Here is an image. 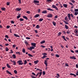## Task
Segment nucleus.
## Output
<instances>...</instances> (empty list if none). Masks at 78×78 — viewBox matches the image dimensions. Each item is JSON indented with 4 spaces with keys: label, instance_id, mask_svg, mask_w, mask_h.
<instances>
[{
    "label": "nucleus",
    "instance_id": "69168bd1",
    "mask_svg": "<svg viewBox=\"0 0 78 78\" xmlns=\"http://www.w3.org/2000/svg\"><path fill=\"white\" fill-rule=\"evenodd\" d=\"M76 68H78V64L76 65Z\"/></svg>",
    "mask_w": 78,
    "mask_h": 78
},
{
    "label": "nucleus",
    "instance_id": "0e129e2a",
    "mask_svg": "<svg viewBox=\"0 0 78 78\" xmlns=\"http://www.w3.org/2000/svg\"><path fill=\"white\" fill-rule=\"evenodd\" d=\"M75 33H76V34H77L78 33V31H77V30H75Z\"/></svg>",
    "mask_w": 78,
    "mask_h": 78
},
{
    "label": "nucleus",
    "instance_id": "4d7b16f0",
    "mask_svg": "<svg viewBox=\"0 0 78 78\" xmlns=\"http://www.w3.org/2000/svg\"><path fill=\"white\" fill-rule=\"evenodd\" d=\"M76 53L78 54V50H76L74 51Z\"/></svg>",
    "mask_w": 78,
    "mask_h": 78
},
{
    "label": "nucleus",
    "instance_id": "9d476101",
    "mask_svg": "<svg viewBox=\"0 0 78 78\" xmlns=\"http://www.w3.org/2000/svg\"><path fill=\"white\" fill-rule=\"evenodd\" d=\"M39 16H40L39 14H36L35 15V16H34V17L35 18H37L39 17Z\"/></svg>",
    "mask_w": 78,
    "mask_h": 78
},
{
    "label": "nucleus",
    "instance_id": "7ed1b4c3",
    "mask_svg": "<svg viewBox=\"0 0 78 78\" xmlns=\"http://www.w3.org/2000/svg\"><path fill=\"white\" fill-rule=\"evenodd\" d=\"M35 48L33 46H32L31 47H30V48H27V50H30V51H32L33 49H34Z\"/></svg>",
    "mask_w": 78,
    "mask_h": 78
},
{
    "label": "nucleus",
    "instance_id": "c9c22d12",
    "mask_svg": "<svg viewBox=\"0 0 78 78\" xmlns=\"http://www.w3.org/2000/svg\"><path fill=\"white\" fill-rule=\"evenodd\" d=\"M27 60H25L24 63V64L25 65L26 64H27Z\"/></svg>",
    "mask_w": 78,
    "mask_h": 78
},
{
    "label": "nucleus",
    "instance_id": "680f3d73",
    "mask_svg": "<svg viewBox=\"0 0 78 78\" xmlns=\"http://www.w3.org/2000/svg\"><path fill=\"white\" fill-rule=\"evenodd\" d=\"M16 47V45H12V47L13 48H15Z\"/></svg>",
    "mask_w": 78,
    "mask_h": 78
},
{
    "label": "nucleus",
    "instance_id": "a18cd8bd",
    "mask_svg": "<svg viewBox=\"0 0 78 78\" xmlns=\"http://www.w3.org/2000/svg\"><path fill=\"white\" fill-rule=\"evenodd\" d=\"M28 55L29 56H30V57H33V56L31 54H28Z\"/></svg>",
    "mask_w": 78,
    "mask_h": 78
},
{
    "label": "nucleus",
    "instance_id": "de8ad7c7",
    "mask_svg": "<svg viewBox=\"0 0 78 78\" xmlns=\"http://www.w3.org/2000/svg\"><path fill=\"white\" fill-rule=\"evenodd\" d=\"M37 70H38V71H39L41 72L42 71V69H39L38 68L37 69Z\"/></svg>",
    "mask_w": 78,
    "mask_h": 78
},
{
    "label": "nucleus",
    "instance_id": "e433bc0d",
    "mask_svg": "<svg viewBox=\"0 0 78 78\" xmlns=\"http://www.w3.org/2000/svg\"><path fill=\"white\" fill-rule=\"evenodd\" d=\"M12 63H13V65H16V62H15L14 60L13 61V62Z\"/></svg>",
    "mask_w": 78,
    "mask_h": 78
},
{
    "label": "nucleus",
    "instance_id": "f3484780",
    "mask_svg": "<svg viewBox=\"0 0 78 78\" xmlns=\"http://www.w3.org/2000/svg\"><path fill=\"white\" fill-rule=\"evenodd\" d=\"M39 62V61L37 60L36 61H34V63L35 64H37V63Z\"/></svg>",
    "mask_w": 78,
    "mask_h": 78
},
{
    "label": "nucleus",
    "instance_id": "c85d7f7f",
    "mask_svg": "<svg viewBox=\"0 0 78 78\" xmlns=\"http://www.w3.org/2000/svg\"><path fill=\"white\" fill-rule=\"evenodd\" d=\"M47 56H46V55H44L43 56L42 58V59H44V58H47Z\"/></svg>",
    "mask_w": 78,
    "mask_h": 78
},
{
    "label": "nucleus",
    "instance_id": "5701e85b",
    "mask_svg": "<svg viewBox=\"0 0 78 78\" xmlns=\"http://www.w3.org/2000/svg\"><path fill=\"white\" fill-rule=\"evenodd\" d=\"M65 28L66 29H69V27H68V26H67V25H65Z\"/></svg>",
    "mask_w": 78,
    "mask_h": 78
},
{
    "label": "nucleus",
    "instance_id": "4468645a",
    "mask_svg": "<svg viewBox=\"0 0 78 78\" xmlns=\"http://www.w3.org/2000/svg\"><path fill=\"white\" fill-rule=\"evenodd\" d=\"M14 36H15V37H20V36L19 35H18L17 34H14Z\"/></svg>",
    "mask_w": 78,
    "mask_h": 78
},
{
    "label": "nucleus",
    "instance_id": "3c124183",
    "mask_svg": "<svg viewBox=\"0 0 78 78\" xmlns=\"http://www.w3.org/2000/svg\"><path fill=\"white\" fill-rule=\"evenodd\" d=\"M25 44H26V45H28L29 44L28 43L27 41H25Z\"/></svg>",
    "mask_w": 78,
    "mask_h": 78
},
{
    "label": "nucleus",
    "instance_id": "393cba45",
    "mask_svg": "<svg viewBox=\"0 0 78 78\" xmlns=\"http://www.w3.org/2000/svg\"><path fill=\"white\" fill-rule=\"evenodd\" d=\"M36 28L37 29H39L40 28V27L39 25H37L36 27Z\"/></svg>",
    "mask_w": 78,
    "mask_h": 78
},
{
    "label": "nucleus",
    "instance_id": "49530a36",
    "mask_svg": "<svg viewBox=\"0 0 78 78\" xmlns=\"http://www.w3.org/2000/svg\"><path fill=\"white\" fill-rule=\"evenodd\" d=\"M26 39H27V40H30V39H31V38H30V37H26Z\"/></svg>",
    "mask_w": 78,
    "mask_h": 78
},
{
    "label": "nucleus",
    "instance_id": "412c9836",
    "mask_svg": "<svg viewBox=\"0 0 78 78\" xmlns=\"http://www.w3.org/2000/svg\"><path fill=\"white\" fill-rule=\"evenodd\" d=\"M44 64H48V61L47 60H45V61H44Z\"/></svg>",
    "mask_w": 78,
    "mask_h": 78
},
{
    "label": "nucleus",
    "instance_id": "4be33fe9",
    "mask_svg": "<svg viewBox=\"0 0 78 78\" xmlns=\"http://www.w3.org/2000/svg\"><path fill=\"white\" fill-rule=\"evenodd\" d=\"M45 41H41V42H40V44H44L45 43Z\"/></svg>",
    "mask_w": 78,
    "mask_h": 78
},
{
    "label": "nucleus",
    "instance_id": "72a5a7b5",
    "mask_svg": "<svg viewBox=\"0 0 78 78\" xmlns=\"http://www.w3.org/2000/svg\"><path fill=\"white\" fill-rule=\"evenodd\" d=\"M78 14V12H75L74 13V15L76 16Z\"/></svg>",
    "mask_w": 78,
    "mask_h": 78
},
{
    "label": "nucleus",
    "instance_id": "f704fd0d",
    "mask_svg": "<svg viewBox=\"0 0 78 78\" xmlns=\"http://www.w3.org/2000/svg\"><path fill=\"white\" fill-rule=\"evenodd\" d=\"M1 9L2 10V11H5V8H1Z\"/></svg>",
    "mask_w": 78,
    "mask_h": 78
},
{
    "label": "nucleus",
    "instance_id": "e2e57ef3",
    "mask_svg": "<svg viewBox=\"0 0 78 78\" xmlns=\"http://www.w3.org/2000/svg\"><path fill=\"white\" fill-rule=\"evenodd\" d=\"M62 32L64 33V34H65L66 33V32L65 31V30H63V31H62Z\"/></svg>",
    "mask_w": 78,
    "mask_h": 78
},
{
    "label": "nucleus",
    "instance_id": "9b49d317",
    "mask_svg": "<svg viewBox=\"0 0 78 78\" xmlns=\"http://www.w3.org/2000/svg\"><path fill=\"white\" fill-rule=\"evenodd\" d=\"M47 10L48 11H54V10H53L52 9H50V8H47Z\"/></svg>",
    "mask_w": 78,
    "mask_h": 78
},
{
    "label": "nucleus",
    "instance_id": "f257e3e1",
    "mask_svg": "<svg viewBox=\"0 0 78 78\" xmlns=\"http://www.w3.org/2000/svg\"><path fill=\"white\" fill-rule=\"evenodd\" d=\"M71 16L72 17H73V18H75V17H74V16L72 14H70L69 13V14H68L67 17H68L69 20H71V19L70 17Z\"/></svg>",
    "mask_w": 78,
    "mask_h": 78
},
{
    "label": "nucleus",
    "instance_id": "09e8293b",
    "mask_svg": "<svg viewBox=\"0 0 78 78\" xmlns=\"http://www.w3.org/2000/svg\"><path fill=\"white\" fill-rule=\"evenodd\" d=\"M43 55H47V54L46 53H44L42 54Z\"/></svg>",
    "mask_w": 78,
    "mask_h": 78
},
{
    "label": "nucleus",
    "instance_id": "4c0bfd02",
    "mask_svg": "<svg viewBox=\"0 0 78 78\" xmlns=\"http://www.w3.org/2000/svg\"><path fill=\"white\" fill-rule=\"evenodd\" d=\"M22 52H23V53H25V50L24 48L23 49Z\"/></svg>",
    "mask_w": 78,
    "mask_h": 78
},
{
    "label": "nucleus",
    "instance_id": "bf43d9fd",
    "mask_svg": "<svg viewBox=\"0 0 78 78\" xmlns=\"http://www.w3.org/2000/svg\"><path fill=\"white\" fill-rule=\"evenodd\" d=\"M10 26H7L6 27L7 29H9V28H10Z\"/></svg>",
    "mask_w": 78,
    "mask_h": 78
},
{
    "label": "nucleus",
    "instance_id": "774afa93",
    "mask_svg": "<svg viewBox=\"0 0 78 78\" xmlns=\"http://www.w3.org/2000/svg\"><path fill=\"white\" fill-rule=\"evenodd\" d=\"M65 66L67 67L69 66L68 64H67V63H66Z\"/></svg>",
    "mask_w": 78,
    "mask_h": 78
},
{
    "label": "nucleus",
    "instance_id": "423d86ee",
    "mask_svg": "<svg viewBox=\"0 0 78 78\" xmlns=\"http://www.w3.org/2000/svg\"><path fill=\"white\" fill-rule=\"evenodd\" d=\"M53 16V15H52L49 14L48 15L47 17L49 18H52Z\"/></svg>",
    "mask_w": 78,
    "mask_h": 78
},
{
    "label": "nucleus",
    "instance_id": "ea45409f",
    "mask_svg": "<svg viewBox=\"0 0 78 78\" xmlns=\"http://www.w3.org/2000/svg\"><path fill=\"white\" fill-rule=\"evenodd\" d=\"M55 56L57 58H59L60 57V55H59L58 54H56Z\"/></svg>",
    "mask_w": 78,
    "mask_h": 78
},
{
    "label": "nucleus",
    "instance_id": "864d4df0",
    "mask_svg": "<svg viewBox=\"0 0 78 78\" xmlns=\"http://www.w3.org/2000/svg\"><path fill=\"white\" fill-rule=\"evenodd\" d=\"M70 5H71L72 6H73V3L72 2H69V3Z\"/></svg>",
    "mask_w": 78,
    "mask_h": 78
},
{
    "label": "nucleus",
    "instance_id": "052dcab7",
    "mask_svg": "<svg viewBox=\"0 0 78 78\" xmlns=\"http://www.w3.org/2000/svg\"><path fill=\"white\" fill-rule=\"evenodd\" d=\"M31 76V77L32 78H36L35 77H34V76H32V75H31V76Z\"/></svg>",
    "mask_w": 78,
    "mask_h": 78
},
{
    "label": "nucleus",
    "instance_id": "bb28decb",
    "mask_svg": "<svg viewBox=\"0 0 78 78\" xmlns=\"http://www.w3.org/2000/svg\"><path fill=\"white\" fill-rule=\"evenodd\" d=\"M12 56L14 58H16V55H15V54H13Z\"/></svg>",
    "mask_w": 78,
    "mask_h": 78
},
{
    "label": "nucleus",
    "instance_id": "7c9ffc66",
    "mask_svg": "<svg viewBox=\"0 0 78 78\" xmlns=\"http://www.w3.org/2000/svg\"><path fill=\"white\" fill-rule=\"evenodd\" d=\"M63 22H64V23H65L66 24H69V23H67L66 22V21L65 20L63 21Z\"/></svg>",
    "mask_w": 78,
    "mask_h": 78
},
{
    "label": "nucleus",
    "instance_id": "58836bf2",
    "mask_svg": "<svg viewBox=\"0 0 78 78\" xmlns=\"http://www.w3.org/2000/svg\"><path fill=\"white\" fill-rule=\"evenodd\" d=\"M20 22L21 21H23V18H20Z\"/></svg>",
    "mask_w": 78,
    "mask_h": 78
},
{
    "label": "nucleus",
    "instance_id": "473e14b6",
    "mask_svg": "<svg viewBox=\"0 0 78 78\" xmlns=\"http://www.w3.org/2000/svg\"><path fill=\"white\" fill-rule=\"evenodd\" d=\"M14 72L15 74H17V71L16 70L14 71Z\"/></svg>",
    "mask_w": 78,
    "mask_h": 78
},
{
    "label": "nucleus",
    "instance_id": "6e6552de",
    "mask_svg": "<svg viewBox=\"0 0 78 78\" xmlns=\"http://www.w3.org/2000/svg\"><path fill=\"white\" fill-rule=\"evenodd\" d=\"M70 58L71 59H76V58H75V56H73L72 57H70Z\"/></svg>",
    "mask_w": 78,
    "mask_h": 78
},
{
    "label": "nucleus",
    "instance_id": "338daca9",
    "mask_svg": "<svg viewBox=\"0 0 78 78\" xmlns=\"http://www.w3.org/2000/svg\"><path fill=\"white\" fill-rule=\"evenodd\" d=\"M26 12L28 14H30V11H27Z\"/></svg>",
    "mask_w": 78,
    "mask_h": 78
},
{
    "label": "nucleus",
    "instance_id": "6e6d98bb",
    "mask_svg": "<svg viewBox=\"0 0 78 78\" xmlns=\"http://www.w3.org/2000/svg\"><path fill=\"white\" fill-rule=\"evenodd\" d=\"M16 53L17 54H18L19 55H20V52H16Z\"/></svg>",
    "mask_w": 78,
    "mask_h": 78
},
{
    "label": "nucleus",
    "instance_id": "8fccbe9b",
    "mask_svg": "<svg viewBox=\"0 0 78 78\" xmlns=\"http://www.w3.org/2000/svg\"><path fill=\"white\" fill-rule=\"evenodd\" d=\"M74 11L76 12H78V9H74Z\"/></svg>",
    "mask_w": 78,
    "mask_h": 78
},
{
    "label": "nucleus",
    "instance_id": "79ce46f5",
    "mask_svg": "<svg viewBox=\"0 0 78 78\" xmlns=\"http://www.w3.org/2000/svg\"><path fill=\"white\" fill-rule=\"evenodd\" d=\"M9 51V49L7 47H6L5 51Z\"/></svg>",
    "mask_w": 78,
    "mask_h": 78
},
{
    "label": "nucleus",
    "instance_id": "a211bd4d",
    "mask_svg": "<svg viewBox=\"0 0 78 78\" xmlns=\"http://www.w3.org/2000/svg\"><path fill=\"white\" fill-rule=\"evenodd\" d=\"M70 75H71V76H74V77H76V75H75V74H73V73H70Z\"/></svg>",
    "mask_w": 78,
    "mask_h": 78
},
{
    "label": "nucleus",
    "instance_id": "1a4fd4ad",
    "mask_svg": "<svg viewBox=\"0 0 78 78\" xmlns=\"http://www.w3.org/2000/svg\"><path fill=\"white\" fill-rule=\"evenodd\" d=\"M21 8H17L16 9V10L17 11H19L21 10Z\"/></svg>",
    "mask_w": 78,
    "mask_h": 78
},
{
    "label": "nucleus",
    "instance_id": "dca6fc26",
    "mask_svg": "<svg viewBox=\"0 0 78 78\" xmlns=\"http://www.w3.org/2000/svg\"><path fill=\"white\" fill-rule=\"evenodd\" d=\"M6 73H9V75H10L11 76L12 75V73H11L9 71H8V70L6 71Z\"/></svg>",
    "mask_w": 78,
    "mask_h": 78
},
{
    "label": "nucleus",
    "instance_id": "ddd939ff",
    "mask_svg": "<svg viewBox=\"0 0 78 78\" xmlns=\"http://www.w3.org/2000/svg\"><path fill=\"white\" fill-rule=\"evenodd\" d=\"M42 12V13L43 14H46L47 13V11L46 10L43 11L42 12Z\"/></svg>",
    "mask_w": 78,
    "mask_h": 78
},
{
    "label": "nucleus",
    "instance_id": "37998d69",
    "mask_svg": "<svg viewBox=\"0 0 78 78\" xmlns=\"http://www.w3.org/2000/svg\"><path fill=\"white\" fill-rule=\"evenodd\" d=\"M10 4V2H7V5H9Z\"/></svg>",
    "mask_w": 78,
    "mask_h": 78
},
{
    "label": "nucleus",
    "instance_id": "0eeeda50",
    "mask_svg": "<svg viewBox=\"0 0 78 78\" xmlns=\"http://www.w3.org/2000/svg\"><path fill=\"white\" fill-rule=\"evenodd\" d=\"M31 44L32 46H33V47H36V44L35 43H31Z\"/></svg>",
    "mask_w": 78,
    "mask_h": 78
},
{
    "label": "nucleus",
    "instance_id": "6ab92c4d",
    "mask_svg": "<svg viewBox=\"0 0 78 78\" xmlns=\"http://www.w3.org/2000/svg\"><path fill=\"white\" fill-rule=\"evenodd\" d=\"M62 38H63V39L65 41H67V40L66 39V38H65V36H62Z\"/></svg>",
    "mask_w": 78,
    "mask_h": 78
},
{
    "label": "nucleus",
    "instance_id": "a878e982",
    "mask_svg": "<svg viewBox=\"0 0 78 78\" xmlns=\"http://www.w3.org/2000/svg\"><path fill=\"white\" fill-rule=\"evenodd\" d=\"M63 6L64 7L66 8L67 6V4H63Z\"/></svg>",
    "mask_w": 78,
    "mask_h": 78
},
{
    "label": "nucleus",
    "instance_id": "5fc2aeb1",
    "mask_svg": "<svg viewBox=\"0 0 78 78\" xmlns=\"http://www.w3.org/2000/svg\"><path fill=\"white\" fill-rule=\"evenodd\" d=\"M71 2H73V3H75V1L74 0H71Z\"/></svg>",
    "mask_w": 78,
    "mask_h": 78
},
{
    "label": "nucleus",
    "instance_id": "2eb2a0df",
    "mask_svg": "<svg viewBox=\"0 0 78 78\" xmlns=\"http://www.w3.org/2000/svg\"><path fill=\"white\" fill-rule=\"evenodd\" d=\"M6 73H9V75H10L11 76L12 75V73H11L9 71H8V70L6 71Z\"/></svg>",
    "mask_w": 78,
    "mask_h": 78
},
{
    "label": "nucleus",
    "instance_id": "b1692460",
    "mask_svg": "<svg viewBox=\"0 0 78 78\" xmlns=\"http://www.w3.org/2000/svg\"><path fill=\"white\" fill-rule=\"evenodd\" d=\"M67 34H70L71 33L70 31L69 30H67V32H66Z\"/></svg>",
    "mask_w": 78,
    "mask_h": 78
},
{
    "label": "nucleus",
    "instance_id": "c756f323",
    "mask_svg": "<svg viewBox=\"0 0 78 78\" xmlns=\"http://www.w3.org/2000/svg\"><path fill=\"white\" fill-rule=\"evenodd\" d=\"M52 23L53 24V25H54V26H56V23L54 21H53V22H52Z\"/></svg>",
    "mask_w": 78,
    "mask_h": 78
},
{
    "label": "nucleus",
    "instance_id": "39448f33",
    "mask_svg": "<svg viewBox=\"0 0 78 78\" xmlns=\"http://www.w3.org/2000/svg\"><path fill=\"white\" fill-rule=\"evenodd\" d=\"M33 3L34 4L36 3H39V1L37 0H34V1H33Z\"/></svg>",
    "mask_w": 78,
    "mask_h": 78
},
{
    "label": "nucleus",
    "instance_id": "c03bdc74",
    "mask_svg": "<svg viewBox=\"0 0 78 78\" xmlns=\"http://www.w3.org/2000/svg\"><path fill=\"white\" fill-rule=\"evenodd\" d=\"M20 15H18L17 16V19H19V18H20Z\"/></svg>",
    "mask_w": 78,
    "mask_h": 78
},
{
    "label": "nucleus",
    "instance_id": "20e7f679",
    "mask_svg": "<svg viewBox=\"0 0 78 78\" xmlns=\"http://www.w3.org/2000/svg\"><path fill=\"white\" fill-rule=\"evenodd\" d=\"M22 61L21 60H19L17 62L19 63V65H22L23 64V63L22 62Z\"/></svg>",
    "mask_w": 78,
    "mask_h": 78
},
{
    "label": "nucleus",
    "instance_id": "aec40b11",
    "mask_svg": "<svg viewBox=\"0 0 78 78\" xmlns=\"http://www.w3.org/2000/svg\"><path fill=\"white\" fill-rule=\"evenodd\" d=\"M7 66L9 68H11V66L8 63L7 64Z\"/></svg>",
    "mask_w": 78,
    "mask_h": 78
},
{
    "label": "nucleus",
    "instance_id": "a19ab883",
    "mask_svg": "<svg viewBox=\"0 0 78 78\" xmlns=\"http://www.w3.org/2000/svg\"><path fill=\"white\" fill-rule=\"evenodd\" d=\"M62 34V32H59L58 33V36H60V35H61Z\"/></svg>",
    "mask_w": 78,
    "mask_h": 78
},
{
    "label": "nucleus",
    "instance_id": "13d9d810",
    "mask_svg": "<svg viewBox=\"0 0 78 78\" xmlns=\"http://www.w3.org/2000/svg\"><path fill=\"white\" fill-rule=\"evenodd\" d=\"M45 71H43V75H45Z\"/></svg>",
    "mask_w": 78,
    "mask_h": 78
},
{
    "label": "nucleus",
    "instance_id": "f03ea898",
    "mask_svg": "<svg viewBox=\"0 0 78 78\" xmlns=\"http://www.w3.org/2000/svg\"><path fill=\"white\" fill-rule=\"evenodd\" d=\"M51 7L52 8H54L55 9H56V10L57 11H58V7H57L56 5H52V6H51Z\"/></svg>",
    "mask_w": 78,
    "mask_h": 78
},
{
    "label": "nucleus",
    "instance_id": "603ef678",
    "mask_svg": "<svg viewBox=\"0 0 78 78\" xmlns=\"http://www.w3.org/2000/svg\"><path fill=\"white\" fill-rule=\"evenodd\" d=\"M5 37L7 39H8L9 38V37L7 35H5Z\"/></svg>",
    "mask_w": 78,
    "mask_h": 78
},
{
    "label": "nucleus",
    "instance_id": "cd10ccee",
    "mask_svg": "<svg viewBox=\"0 0 78 78\" xmlns=\"http://www.w3.org/2000/svg\"><path fill=\"white\" fill-rule=\"evenodd\" d=\"M43 18H42V19L40 18L39 19V21L40 22H41V21H43Z\"/></svg>",
    "mask_w": 78,
    "mask_h": 78
},
{
    "label": "nucleus",
    "instance_id": "2f4dec72",
    "mask_svg": "<svg viewBox=\"0 0 78 78\" xmlns=\"http://www.w3.org/2000/svg\"><path fill=\"white\" fill-rule=\"evenodd\" d=\"M68 18H67V16H66L65 17V20L66 21L68 20V21H69V20H68Z\"/></svg>",
    "mask_w": 78,
    "mask_h": 78
},
{
    "label": "nucleus",
    "instance_id": "f8f14e48",
    "mask_svg": "<svg viewBox=\"0 0 78 78\" xmlns=\"http://www.w3.org/2000/svg\"><path fill=\"white\" fill-rule=\"evenodd\" d=\"M23 18L25 19H26V20H28V19L27 18V17L26 16H23Z\"/></svg>",
    "mask_w": 78,
    "mask_h": 78
}]
</instances>
